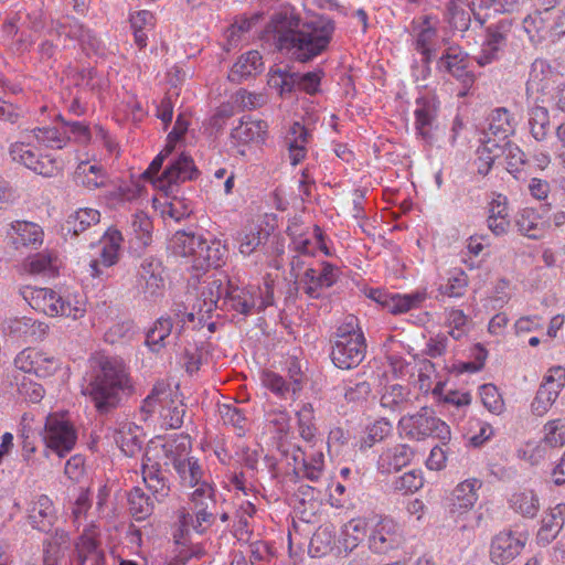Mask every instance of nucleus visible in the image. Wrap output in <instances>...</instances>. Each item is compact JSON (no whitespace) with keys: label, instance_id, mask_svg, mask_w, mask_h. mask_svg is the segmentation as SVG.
Returning <instances> with one entry per match:
<instances>
[{"label":"nucleus","instance_id":"9b49d317","mask_svg":"<svg viewBox=\"0 0 565 565\" xmlns=\"http://www.w3.org/2000/svg\"><path fill=\"white\" fill-rule=\"evenodd\" d=\"M525 540L511 530L498 533L490 544V559L495 565H507L520 555Z\"/></svg>","mask_w":565,"mask_h":565},{"label":"nucleus","instance_id":"ea45409f","mask_svg":"<svg viewBox=\"0 0 565 565\" xmlns=\"http://www.w3.org/2000/svg\"><path fill=\"white\" fill-rule=\"evenodd\" d=\"M178 472L181 483L186 487H200L203 477V470L194 458H186L183 461H177L173 466Z\"/></svg>","mask_w":565,"mask_h":565},{"label":"nucleus","instance_id":"bb28decb","mask_svg":"<svg viewBox=\"0 0 565 565\" xmlns=\"http://www.w3.org/2000/svg\"><path fill=\"white\" fill-rule=\"evenodd\" d=\"M298 72L289 68L271 70L268 77V85L275 88L282 98L291 97L298 92Z\"/></svg>","mask_w":565,"mask_h":565},{"label":"nucleus","instance_id":"e433bc0d","mask_svg":"<svg viewBox=\"0 0 565 565\" xmlns=\"http://www.w3.org/2000/svg\"><path fill=\"white\" fill-rule=\"evenodd\" d=\"M76 182L89 190L100 188L105 184V174L100 166L81 162L74 173Z\"/></svg>","mask_w":565,"mask_h":565},{"label":"nucleus","instance_id":"20e7f679","mask_svg":"<svg viewBox=\"0 0 565 565\" xmlns=\"http://www.w3.org/2000/svg\"><path fill=\"white\" fill-rule=\"evenodd\" d=\"M190 510H179V522L183 530L192 527L203 533L213 525L217 514L216 494L214 488L206 481L190 494Z\"/></svg>","mask_w":565,"mask_h":565},{"label":"nucleus","instance_id":"dca6fc26","mask_svg":"<svg viewBox=\"0 0 565 565\" xmlns=\"http://www.w3.org/2000/svg\"><path fill=\"white\" fill-rule=\"evenodd\" d=\"M415 109V128L417 134L427 142L433 141V129L435 127L438 106L434 98H418Z\"/></svg>","mask_w":565,"mask_h":565},{"label":"nucleus","instance_id":"3c124183","mask_svg":"<svg viewBox=\"0 0 565 565\" xmlns=\"http://www.w3.org/2000/svg\"><path fill=\"white\" fill-rule=\"evenodd\" d=\"M269 234L263 228H250L241 234L239 252L244 255H250L259 245L268 239Z\"/></svg>","mask_w":565,"mask_h":565},{"label":"nucleus","instance_id":"37998d69","mask_svg":"<svg viewBox=\"0 0 565 565\" xmlns=\"http://www.w3.org/2000/svg\"><path fill=\"white\" fill-rule=\"evenodd\" d=\"M511 507L523 516L533 519L540 510V500L534 491H524L512 495Z\"/></svg>","mask_w":565,"mask_h":565},{"label":"nucleus","instance_id":"79ce46f5","mask_svg":"<svg viewBox=\"0 0 565 565\" xmlns=\"http://www.w3.org/2000/svg\"><path fill=\"white\" fill-rule=\"evenodd\" d=\"M34 138L45 147L62 149L71 139L66 129L57 127H38L32 130Z\"/></svg>","mask_w":565,"mask_h":565},{"label":"nucleus","instance_id":"603ef678","mask_svg":"<svg viewBox=\"0 0 565 565\" xmlns=\"http://www.w3.org/2000/svg\"><path fill=\"white\" fill-rule=\"evenodd\" d=\"M262 381L265 387L270 390L274 394L279 397L294 398L295 395H291V386L290 384L279 374L273 371H264L262 374Z\"/></svg>","mask_w":565,"mask_h":565},{"label":"nucleus","instance_id":"864d4df0","mask_svg":"<svg viewBox=\"0 0 565 565\" xmlns=\"http://www.w3.org/2000/svg\"><path fill=\"white\" fill-rule=\"evenodd\" d=\"M480 396L483 406L493 414H501L504 409V402L498 388L493 384H484L480 387Z\"/></svg>","mask_w":565,"mask_h":565},{"label":"nucleus","instance_id":"cd10ccee","mask_svg":"<svg viewBox=\"0 0 565 565\" xmlns=\"http://www.w3.org/2000/svg\"><path fill=\"white\" fill-rule=\"evenodd\" d=\"M514 132V118L510 111L500 107L494 109L489 118V127L486 136L492 135L502 141H508V137Z\"/></svg>","mask_w":565,"mask_h":565},{"label":"nucleus","instance_id":"a878e982","mask_svg":"<svg viewBox=\"0 0 565 565\" xmlns=\"http://www.w3.org/2000/svg\"><path fill=\"white\" fill-rule=\"evenodd\" d=\"M267 124L263 120H252L243 117L239 124L232 129L231 137L239 143H249L263 139Z\"/></svg>","mask_w":565,"mask_h":565},{"label":"nucleus","instance_id":"f704fd0d","mask_svg":"<svg viewBox=\"0 0 565 565\" xmlns=\"http://www.w3.org/2000/svg\"><path fill=\"white\" fill-rule=\"evenodd\" d=\"M121 242L122 235L118 230H107L103 239L100 257L98 258L103 266L110 267L118 262Z\"/></svg>","mask_w":565,"mask_h":565},{"label":"nucleus","instance_id":"72a5a7b5","mask_svg":"<svg viewBox=\"0 0 565 565\" xmlns=\"http://www.w3.org/2000/svg\"><path fill=\"white\" fill-rule=\"evenodd\" d=\"M552 71L543 60H535L532 63L530 77L526 83V93H543L550 88Z\"/></svg>","mask_w":565,"mask_h":565},{"label":"nucleus","instance_id":"2f4dec72","mask_svg":"<svg viewBox=\"0 0 565 565\" xmlns=\"http://www.w3.org/2000/svg\"><path fill=\"white\" fill-rule=\"evenodd\" d=\"M150 446L153 447L152 445ZM156 447L157 450L151 452L156 459L159 458V454L162 452L163 457L167 459L166 461L175 466L177 461L184 460L182 457L185 456L191 448V441L189 436H180L179 438L167 440L164 444Z\"/></svg>","mask_w":565,"mask_h":565},{"label":"nucleus","instance_id":"aec40b11","mask_svg":"<svg viewBox=\"0 0 565 565\" xmlns=\"http://www.w3.org/2000/svg\"><path fill=\"white\" fill-rule=\"evenodd\" d=\"M114 440L126 456L132 457L141 450L145 434L141 427L126 423L114 433Z\"/></svg>","mask_w":565,"mask_h":565},{"label":"nucleus","instance_id":"39448f33","mask_svg":"<svg viewBox=\"0 0 565 565\" xmlns=\"http://www.w3.org/2000/svg\"><path fill=\"white\" fill-rule=\"evenodd\" d=\"M398 426L406 437L414 440H425L436 437L445 445L450 440L449 426L438 418L435 411L424 406L417 413L403 416Z\"/></svg>","mask_w":565,"mask_h":565},{"label":"nucleus","instance_id":"f3484780","mask_svg":"<svg viewBox=\"0 0 565 565\" xmlns=\"http://www.w3.org/2000/svg\"><path fill=\"white\" fill-rule=\"evenodd\" d=\"M565 523V503H558L542 519V525L536 534L539 545L546 546L556 539Z\"/></svg>","mask_w":565,"mask_h":565},{"label":"nucleus","instance_id":"c03bdc74","mask_svg":"<svg viewBox=\"0 0 565 565\" xmlns=\"http://www.w3.org/2000/svg\"><path fill=\"white\" fill-rule=\"evenodd\" d=\"M227 290V284L223 285L221 279H211L205 281V286L202 290L203 307L205 313L212 312L214 308L220 307V302L223 303V298Z\"/></svg>","mask_w":565,"mask_h":565},{"label":"nucleus","instance_id":"680f3d73","mask_svg":"<svg viewBox=\"0 0 565 565\" xmlns=\"http://www.w3.org/2000/svg\"><path fill=\"white\" fill-rule=\"evenodd\" d=\"M30 170L36 174L52 178L62 170V167L60 162L50 154H36L35 163H33Z\"/></svg>","mask_w":565,"mask_h":565},{"label":"nucleus","instance_id":"412c9836","mask_svg":"<svg viewBox=\"0 0 565 565\" xmlns=\"http://www.w3.org/2000/svg\"><path fill=\"white\" fill-rule=\"evenodd\" d=\"M411 403V388L401 384L385 385L381 398V407L388 413L404 412Z\"/></svg>","mask_w":565,"mask_h":565},{"label":"nucleus","instance_id":"6e6d98bb","mask_svg":"<svg viewBox=\"0 0 565 565\" xmlns=\"http://www.w3.org/2000/svg\"><path fill=\"white\" fill-rule=\"evenodd\" d=\"M391 431L392 424L387 419L381 418L367 427L366 437L363 439L362 445L364 447H372L375 443L382 441L387 437Z\"/></svg>","mask_w":565,"mask_h":565},{"label":"nucleus","instance_id":"b1692460","mask_svg":"<svg viewBox=\"0 0 565 565\" xmlns=\"http://www.w3.org/2000/svg\"><path fill=\"white\" fill-rule=\"evenodd\" d=\"M263 57L257 51H249L243 54L233 65L228 79L234 83H241L243 79L253 76L263 71Z\"/></svg>","mask_w":565,"mask_h":565},{"label":"nucleus","instance_id":"de8ad7c7","mask_svg":"<svg viewBox=\"0 0 565 565\" xmlns=\"http://www.w3.org/2000/svg\"><path fill=\"white\" fill-rule=\"evenodd\" d=\"M131 228L140 247H146L152 239V222L142 211L132 215Z\"/></svg>","mask_w":565,"mask_h":565},{"label":"nucleus","instance_id":"8fccbe9b","mask_svg":"<svg viewBox=\"0 0 565 565\" xmlns=\"http://www.w3.org/2000/svg\"><path fill=\"white\" fill-rule=\"evenodd\" d=\"M185 406L181 401L171 399L162 407L163 424L171 429H178L183 424Z\"/></svg>","mask_w":565,"mask_h":565},{"label":"nucleus","instance_id":"a18cd8bd","mask_svg":"<svg viewBox=\"0 0 565 565\" xmlns=\"http://www.w3.org/2000/svg\"><path fill=\"white\" fill-rule=\"evenodd\" d=\"M313 236L317 239L316 242H312L309 237H306L302 234H299L297 237H292V250L297 254L303 255L305 257H312L317 245L319 244V247L328 255V249L323 244L322 230L317 225L313 227Z\"/></svg>","mask_w":565,"mask_h":565},{"label":"nucleus","instance_id":"13d9d810","mask_svg":"<svg viewBox=\"0 0 565 565\" xmlns=\"http://www.w3.org/2000/svg\"><path fill=\"white\" fill-rule=\"evenodd\" d=\"M60 369V361L41 351L36 352V359L33 363V374L38 377L52 376Z\"/></svg>","mask_w":565,"mask_h":565},{"label":"nucleus","instance_id":"0eeeda50","mask_svg":"<svg viewBox=\"0 0 565 565\" xmlns=\"http://www.w3.org/2000/svg\"><path fill=\"white\" fill-rule=\"evenodd\" d=\"M43 439L50 450L63 458L73 450L77 435L68 422L50 415L46 418Z\"/></svg>","mask_w":565,"mask_h":565},{"label":"nucleus","instance_id":"473e14b6","mask_svg":"<svg viewBox=\"0 0 565 565\" xmlns=\"http://www.w3.org/2000/svg\"><path fill=\"white\" fill-rule=\"evenodd\" d=\"M172 320L170 317H160L146 334V345L154 353L166 347V339L171 334Z\"/></svg>","mask_w":565,"mask_h":565},{"label":"nucleus","instance_id":"7ed1b4c3","mask_svg":"<svg viewBox=\"0 0 565 565\" xmlns=\"http://www.w3.org/2000/svg\"><path fill=\"white\" fill-rule=\"evenodd\" d=\"M358 329V319L349 316L335 333L330 358L333 364L342 370L356 367L365 358L366 343L363 333Z\"/></svg>","mask_w":565,"mask_h":565},{"label":"nucleus","instance_id":"a19ab883","mask_svg":"<svg viewBox=\"0 0 565 565\" xmlns=\"http://www.w3.org/2000/svg\"><path fill=\"white\" fill-rule=\"evenodd\" d=\"M539 220L540 216L533 209L525 207L516 214L515 226L522 235L537 239L542 236Z\"/></svg>","mask_w":565,"mask_h":565},{"label":"nucleus","instance_id":"f257e3e1","mask_svg":"<svg viewBox=\"0 0 565 565\" xmlns=\"http://www.w3.org/2000/svg\"><path fill=\"white\" fill-rule=\"evenodd\" d=\"M334 22L326 17L302 21L290 9L276 12L262 39L297 62L307 63L323 53L332 39Z\"/></svg>","mask_w":565,"mask_h":565},{"label":"nucleus","instance_id":"c756f323","mask_svg":"<svg viewBox=\"0 0 565 565\" xmlns=\"http://www.w3.org/2000/svg\"><path fill=\"white\" fill-rule=\"evenodd\" d=\"M100 221V213L94 209H79L72 213L64 225V230L67 233H72L73 236H78L93 225L98 224Z\"/></svg>","mask_w":565,"mask_h":565},{"label":"nucleus","instance_id":"423d86ee","mask_svg":"<svg viewBox=\"0 0 565 565\" xmlns=\"http://www.w3.org/2000/svg\"><path fill=\"white\" fill-rule=\"evenodd\" d=\"M157 447L148 446L142 458L141 473L147 489L158 502H163L170 494V482L167 477L169 462L163 463L156 459L151 452Z\"/></svg>","mask_w":565,"mask_h":565},{"label":"nucleus","instance_id":"f03ea898","mask_svg":"<svg viewBox=\"0 0 565 565\" xmlns=\"http://www.w3.org/2000/svg\"><path fill=\"white\" fill-rule=\"evenodd\" d=\"M86 381L83 393L89 396L99 414L115 409L120 403V394L131 388L125 363L105 355L89 360Z\"/></svg>","mask_w":565,"mask_h":565},{"label":"nucleus","instance_id":"6e6552de","mask_svg":"<svg viewBox=\"0 0 565 565\" xmlns=\"http://www.w3.org/2000/svg\"><path fill=\"white\" fill-rule=\"evenodd\" d=\"M339 275L340 269L338 267L321 262L317 266L306 267L301 278L296 281L298 284L297 288L302 289L308 297L318 299L324 288H330L337 282Z\"/></svg>","mask_w":565,"mask_h":565},{"label":"nucleus","instance_id":"6ab92c4d","mask_svg":"<svg viewBox=\"0 0 565 565\" xmlns=\"http://www.w3.org/2000/svg\"><path fill=\"white\" fill-rule=\"evenodd\" d=\"M439 66L445 68L465 86L472 85L473 74L468 70V62L461 51L449 49L439 60Z\"/></svg>","mask_w":565,"mask_h":565},{"label":"nucleus","instance_id":"774afa93","mask_svg":"<svg viewBox=\"0 0 565 565\" xmlns=\"http://www.w3.org/2000/svg\"><path fill=\"white\" fill-rule=\"evenodd\" d=\"M218 409L225 424H230L238 429H244L246 417L242 408L231 404H223Z\"/></svg>","mask_w":565,"mask_h":565},{"label":"nucleus","instance_id":"7c9ffc66","mask_svg":"<svg viewBox=\"0 0 565 565\" xmlns=\"http://www.w3.org/2000/svg\"><path fill=\"white\" fill-rule=\"evenodd\" d=\"M224 255L225 249L220 241L207 243V241L203 238L201 248L198 252L195 269L206 270L210 267H218L223 262Z\"/></svg>","mask_w":565,"mask_h":565},{"label":"nucleus","instance_id":"e2e57ef3","mask_svg":"<svg viewBox=\"0 0 565 565\" xmlns=\"http://www.w3.org/2000/svg\"><path fill=\"white\" fill-rule=\"evenodd\" d=\"M302 470L305 478L312 482L318 481L323 472V454L316 451L308 459L302 458Z\"/></svg>","mask_w":565,"mask_h":565},{"label":"nucleus","instance_id":"0e129e2a","mask_svg":"<svg viewBox=\"0 0 565 565\" xmlns=\"http://www.w3.org/2000/svg\"><path fill=\"white\" fill-rule=\"evenodd\" d=\"M55 257L49 252L39 253L30 258L29 270L32 274H53Z\"/></svg>","mask_w":565,"mask_h":565},{"label":"nucleus","instance_id":"49530a36","mask_svg":"<svg viewBox=\"0 0 565 565\" xmlns=\"http://www.w3.org/2000/svg\"><path fill=\"white\" fill-rule=\"evenodd\" d=\"M334 542V533L331 526H319L313 533L309 551L315 557L327 554L331 551Z\"/></svg>","mask_w":565,"mask_h":565},{"label":"nucleus","instance_id":"2eb2a0df","mask_svg":"<svg viewBox=\"0 0 565 565\" xmlns=\"http://www.w3.org/2000/svg\"><path fill=\"white\" fill-rule=\"evenodd\" d=\"M258 292L247 288H239L227 281V290L223 298L222 308H228L244 316L253 313L257 306Z\"/></svg>","mask_w":565,"mask_h":565},{"label":"nucleus","instance_id":"f8f14e48","mask_svg":"<svg viewBox=\"0 0 565 565\" xmlns=\"http://www.w3.org/2000/svg\"><path fill=\"white\" fill-rule=\"evenodd\" d=\"M6 241L14 250H21L23 247L38 248L43 243V231L35 223L15 221L9 225Z\"/></svg>","mask_w":565,"mask_h":565},{"label":"nucleus","instance_id":"5fc2aeb1","mask_svg":"<svg viewBox=\"0 0 565 565\" xmlns=\"http://www.w3.org/2000/svg\"><path fill=\"white\" fill-rule=\"evenodd\" d=\"M9 154L12 161L30 169L35 163L38 153L31 148L30 143L13 142L9 147Z\"/></svg>","mask_w":565,"mask_h":565},{"label":"nucleus","instance_id":"1a4fd4ad","mask_svg":"<svg viewBox=\"0 0 565 565\" xmlns=\"http://www.w3.org/2000/svg\"><path fill=\"white\" fill-rule=\"evenodd\" d=\"M512 28L513 20L510 18H503L487 28L481 51L475 57L479 65L484 66L499 58L500 52L507 45Z\"/></svg>","mask_w":565,"mask_h":565},{"label":"nucleus","instance_id":"c9c22d12","mask_svg":"<svg viewBox=\"0 0 565 565\" xmlns=\"http://www.w3.org/2000/svg\"><path fill=\"white\" fill-rule=\"evenodd\" d=\"M128 504L130 514L137 521L147 519L153 512V502L139 487L128 493Z\"/></svg>","mask_w":565,"mask_h":565},{"label":"nucleus","instance_id":"58836bf2","mask_svg":"<svg viewBox=\"0 0 565 565\" xmlns=\"http://www.w3.org/2000/svg\"><path fill=\"white\" fill-rule=\"evenodd\" d=\"M529 125L535 140H545L551 128L548 110L543 106L532 107L529 111Z\"/></svg>","mask_w":565,"mask_h":565},{"label":"nucleus","instance_id":"c85d7f7f","mask_svg":"<svg viewBox=\"0 0 565 565\" xmlns=\"http://www.w3.org/2000/svg\"><path fill=\"white\" fill-rule=\"evenodd\" d=\"M367 534V522L363 518H355L347 522L341 530L340 543L347 553L352 552L364 541Z\"/></svg>","mask_w":565,"mask_h":565},{"label":"nucleus","instance_id":"69168bd1","mask_svg":"<svg viewBox=\"0 0 565 565\" xmlns=\"http://www.w3.org/2000/svg\"><path fill=\"white\" fill-rule=\"evenodd\" d=\"M449 11V24L452 29L465 32L470 26V12L456 6L455 2H450L448 7Z\"/></svg>","mask_w":565,"mask_h":565},{"label":"nucleus","instance_id":"a211bd4d","mask_svg":"<svg viewBox=\"0 0 565 565\" xmlns=\"http://www.w3.org/2000/svg\"><path fill=\"white\" fill-rule=\"evenodd\" d=\"M481 487V482L477 479L466 480L459 483L452 491L450 497V512L452 514H461L469 511L475 505L478 495L477 489Z\"/></svg>","mask_w":565,"mask_h":565},{"label":"nucleus","instance_id":"bf43d9fd","mask_svg":"<svg viewBox=\"0 0 565 565\" xmlns=\"http://www.w3.org/2000/svg\"><path fill=\"white\" fill-rule=\"evenodd\" d=\"M436 36V30L430 24V18L428 15L423 18V21L419 25V32L416 39V49L424 55H428L430 53V45L433 43L434 38Z\"/></svg>","mask_w":565,"mask_h":565},{"label":"nucleus","instance_id":"4c0bfd02","mask_svg":"<svg viewBox=\"0 0 565 565\" xmlns=\"http://www.w3.org/2000/svg\"><path fill=\"white\" fill-rule=\"evenodd\" d=\"M427 294L425 290H416L415 292L407 295H393L390 301L386 303L390 312L393 315L404 313L411 309L418 308L419 305L425 301Z\"/></svg>","mask_w":565,"mask_h":565},{"label":"nucleus","instance_id":"393cba45","mask_svg":"<svg viewBox=\"0 0 565 565\" xmlns=\"http://www.w3.org/2000/svg\"><path fill=\"white\" fill-rule=\"evenodd\" d=\"M30 306L47 316H57V303L61 301V296L54 290L49 288L30 289L29 295H24Z\"/></svg>","mask_w":565,"mask_h":565},{"label":"nucleus","instance_id":"4468645a","mask_svg":"<svg viewBox=\"0 0 565 565\" xmlns=\"http://www.w3.org/2000/svg\"><path fill=\"white\" fill-rule=\"evenodd\" d=\"M199 174L200 171L195 167L193 159L185 153H181L169 162L159 181L162 184L172 186L180 182L195 180Z\"/></svg>","mask_w":565,"mask_h":565},{"label":"nucleus","instance_id":"9d476101","mask_svg":"<svg viewBox=\"0 0 565 565\" xmlns=\"http://www.w3.org/2000/svg\"><path fill=\"white\" fill-rule=\"evenodd\" d=\"M403 542L402 527L390 518L381 519L369 536V547L376 554H386L398 548Z\"/></svg>","mask_w":565,"mask_h":565},{"label":"nucleus","instance_id":"052dcab7","mask_svg":"<svg viewBox=\"0 0 565 565\" xmlns=\"http://www.w3.org/2000/svg\"><path fill=\"white\" fill-rule=\"evenodd\" d=\"M468 286L467 275L460 270L456 275L448 278L446 284L439 286L438 290L441 295L448 297H461Z\"/></svg>","mask_w":565,"mask_h":565},{"label":"nucleus","instance_id":"ddd939ff","mask_svg":"<svg viewBox=\"0 0 565 565\" xmlns=\"http://www.w3.org/2000/svg\"><path fill=\"white\" fill-rule=\"evenodd\" d=\"M57 520L53 501L46 494L33 498L28 510V522L40 532L49 533Z\"/></svg>","mask_w":565,"mask_h":565},{"label":"nucleus","instance_id":"5701e85b","mask_svg":"<svg viewBox=\"0 0 565 565\" xmlns=\"http://www.w3.org/2000/svg\"><path fill=\"white\" fill-rule=\"evenodd\" d=\"M413 456L414 452L407 445L401 444L392 448H387L379 458V470L382 473L399 471L411 462Z\"/></svg>","mask_w":565,"mask_h":565},{"label":"nucleus","instance_id":"338daca9","mask_svg":"<svg viewBox=\"0 0 565 565\" xmlns=\"http://www.w3.org/2000/svg\"><path fill=\"white\" fill-rule=\"evenodd\" d=\"M423 487V478L415 470L408 471L394 481V489L413 493Z\"/></svg>","mask_w":565,"mask_h":565},{"label":"nucleus","instance_id":"09e8293b","mask_svg":"<svg viewBox=\"0 0 565 565\" xmlns=\"http://www.w3.org/2000/svg\"><path fill=\"white\" fill-rule=\"evenodd\" d=\"M502 154L507 162V170L513 174L514 178L519 179V173H521L526 162L524 152L516 145L505 141Z\"/></svg>","mask_w":565,"mask_h":565},{"label":"nucleus","instance_id":"4d7b16f0","mask_svg":"<svg viewBox=\"0 0 565 565\" xmlns=\"http://www.w3.org/2000/svg\"><path fill=\"white\" fill-rule=\"evenodd\" d=\"M559 393L547 390L546 387H539L536 395L531 404L533 414L543 416L547 413L550 407L555 403Z\"/></svg>","mask_w":565,"mask_h":565},{"label":"nucleus","instance_id":"4be33fe9","mask_svg":"<svg viewBox=\"0 0 565 565\" xmlns=\"http://www.w3.org/2000/svg\"><path fill=\"white\" fill-rule=\"evenodd\" d=\"M203 237L191 232L178 231L171 238L170 246L175 256L190 258L195 268L198 252L201 248Z\"/></svg>","mask_w":565,"mask_h":565}]
</instances>
